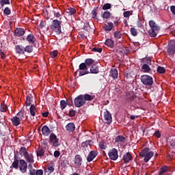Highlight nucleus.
I'll use <instances>...</instances> for the list:
<instances>
[{
    "label": "nucleus",
    "mask_w": 175,
    "mask_h": 175,
    "mask_svg": "<svg viewBox=\"0 0 175 175\" xmlns=\"http://www.w3.org/2000/svg\"><path fill=\"white\" fill-rule=\"evenodd\" d=\"M74 103L75 107H81L85 103L83 94H81L75 98L74 100Z\"/></svg>",
    "instance_id": "obj_7"
},
{
    "label": "nucleus",
    "mask_w": 175,
    "mask_h": 175,
    "mask_svg": "<svg viewBox=\"0 0 175 175\" xmlns=\"http://www.w3.org/2000/svg\"><path fill=\"white\" fill-rule=\"evenodd\" d=\"M142 70L144 73H150V72H151V68L148 64H144L142 66Z\"/></svg>",
    "instance_id": "obj_28"
},
{
    "label": "nucleus",
    "mask_w": 175,
    "mask_h": 175,
    "mask_svg": "<svg viewBox=\"0 0 175 175\" xmlns=\"http://www.w3.org/2000/svg\"><path fill=\"white\" fill-rule=\"evenodd\" d=\"M3 13L6 16H9L10 13H12V11L10 10V8H9V7H6L3 10Z\"/></svg>",
    "instance_id": "obj_53"
},
{
    "label": "nucleus",
    "mask_w": 175,
    "mask_h": 175,
    "mask_svg": "<svg viewBox=\"0 0 175 175\" xmlns=\"http://www.w3.org/2000/svg\"><path fill=\"white\" fill-rule=\"evenodd\" d=\"M25 34V29L23 28H16L14 31V36H18V38H20L21 36H23Z\"/></svg>",
    "instance_id": "obj_13"
},
{
    "label": "nucleus",
    "mask_w": 175,
    "mask_h": 175,
    "mask_svg": "<svg viewBox=\"0 0 175 175\" xmlns=\"http://www.w3.org/2000/svg\"><path fill=\"white\" fill-rule=\"evenodd\" d=\"M109 159L111 161H117L118 159V150L116 148H112L108 153Z\"/></svg>",
    "instance_id": "obj_9"
},
{
    "label": "nucleus",
    "mask_w": 175,
    "mask_h": 175,
    "mask_svg": "<svg viewBox=\"0 0 175 175\" xmlns=\"http://www.w3.org/2000/svg\"><path fill=\"white\" fill-rule=\"evenodd\" d=\"M98 146L101 150H106V143L100 142Z\"/></svg>",
    "instance_id": "obj_57"
},
{
    "label": "nucleus",
    "mask_w": 175,
    "mask_h": 175,
    "mask_svg": "<svg viewBox=\"0 0 175 175\" xmlns=\"http://www.w3.org/2000/svg\"><path fill=\"white\" fill-rule=\"evenodd\" d=\"M49 142L53 144V147H59V146H61L59 139H57V135L53 133L50 134Z\"/></svg>",
    "instance_id": "obj_6"
},
{
    "label": "nucleus",
    "mask_w": 175,
    "mask_h": 175,
    "mask_svg": "<svg viewBox=\"0 0 175 175\" xmlns=\"http://www.w3.org/2000/svg\"><path fill=\"white\" fill-rule=\"evenodd\" d=\"M167 51L169 55H174V53H175V41L174 40H171L169 42Z\"/></svg>",
    "instance_id": "obj_8"
},
{
    "label": "nucleus",
    "mask_w": 175,
    "mask_h": 175,
    "mask_svg": "<svg viewBox=\"0 0 175 175\" xmlns=\"http://www.w3.org/2000/svg\"><path fill=\"white\" fill-rule=\"evenodd\" d=\"M75 165L77 166V167H80L81 166V162H83V159L80 154H77L75 157Z\"/></svg>",
    "instance_id": "obj_16"
},
{
    "label": "nucleus",
    "mask_w": 175,
    "mask_h": 175,
    "mask_svg": "<svg viewBox=\"0 0 175 175\" xmlns=\"http://www.w3.org/2000/svg\"><path fill=\"white\" fill-rule=\"evenodd\" d=\"M167 172H169V167L167 165H163L160 168L159 175H165Z\"/></svg>",
    "instance_id": "obj_23"
},
{
    "label": "nucleus",
    "mask_w": 175,
    "mask_h": 175,
    "mask_svg": "<svg viewBox=\"0 0 175 175\" xmlns=\"http://www.w3.org/2000/svg\"><path fill=\"white\" fill-rule=\"evenodd\" d=\"M104 120L107 125H110L113 122V118L111 117V113L109 111L106 110L104 111Z\"/></svg>",
    "instance_id": "obj_10"
},
{
    "label": "nucleus",
    "mask_w": 175,
    "mask_h": 175,
    "mask_svg": "<svg viewBox=\"0 0 175 175\" xmlns=\"http://www.w3.org/2000/svg\"><path fill=\"white\" fill-rule=\"evenodd\" d=\"M50 55L51 58H55V57L58 55V51H53L51 52Z\"/></svg>",
    "instance_id": "obj_58"
},
{
    "label": "nucleus",
    "mask_w": 175,
    "mask_h": 175,
    "mask_svg": "<svg viewBox=\"0 0 175 175\" xmlns=\"http://www.w3.org/2000/svg\"><path fill=\"white\" fill-rule=\"evenodd\" d=\"M61 24H62V21L58 19H54L52 21L51 24L50 25V28L52 31H54L57 35H61L62 33Z\"/></svg>",
    "instance_id": "obj_2"
},
{
    "label": "nucleus",
    "mask_w": 175,
    "mask_h": 175,
    "mask_svg": "<svg viewBox=\"0 0 175 175\" xmlns=\"http://www.w3.org/2000/svg\"><path fill=\"white\" fill-rule=\"evenodd\" d=\"M26 40L27 42H29V43H31V44H34L36 42V38H35V36H33L32 33L28 34Z\"/></svg>",
    "instance_id": "obj_19"
},
{
    "label": "nucleus",
    "mask_w": 175,
    "mask_h": 175,
    "mask_svg": "<svg viewBox=\"0 0 175 175\" xmlns=\"http://www.w3.org/2000/svg\"><path fill=\"white\" fill-rule=\"evenodd\" d=\"M8 111V105L5 103H1L0 105V111L1 113H6Z\"/></svg>",
    "instance_id": "obj_38"
},
{
    "label": "nucleus",
    "mask_w": 175,
    "mask_h": 175,
    "mask_svg": "<svg viewBox=\"0 0 175 175\" xmlns=\"http://www.w3.org/2000/svg\"><path fill=\"white\" fill-rule=\"evenodd\" d=\"M130 32L132 36H136L137 35V29H136L135 27L131 28Z\"/></svg>",
    "instance_id": "obj_52"
},
{
    "label": "nucleus",
    "mask_w": 175,
    "mask_h": 175,
    "mask_svg": "<svg viewBox=\"0 0 175 175\" xmlns=\"http://www.w3.org/2000/svg\"><path fill=\"white\" fill-rule=\"evenodd\" d=\"M137 28H142V27H143V24L142 23V20L140 18H138L137 21Z\"/></svg>",
    "instance_id": "obj_59"
},
{
    "label": "nucleus",
    "mask_w": 175,
    "mask_h": 175,
    "mask_svg": "<svg viewBox=\"0 0 175 175\" xmlns=\"http://www.w3.org/2000/svg\"><path fill=\"white\" fill-rule=\"evenodd\" d=\"M29 111H30V114L31 116H32V117H35L36 114V107H35V105L32 104L31 105L30 107H29Z\"/></svg>",
    "instance_id": "obj_31"
},
{
    "label": "nucleus",
    "mask_w": 175,
    "mask_h": 175,
    "mask_svg": "<svg viewBox=\"0 0 175 175\" xmlns=\"http://www.w3.org/2000/svg\"><path fill=\"white\" fill-rule=\"evenodd\" d=\"M141 82L146 87H151L154 84V79L148 75H143L140 77Z\"/></svg>",
    "instance_id": "obj_4"
},
{
    "label": "nucleus",
    "mask_w": 175,
    "mask_h": 175,
    "mask_svg": "<svg viewBox=\"0 0 175 175\" xmlns=\"http://www.w3.org/2000/svg\"><path fill=\"white\" fill-rule=\"evenodd\" d=\"M170 10H171L172 14H174V16H175V5H171Z\"/></svg>",
    "instance_id": "obj_63"
},
{
    "label": "nucleus",
    "mask_w": 175,
    "mask_h": 175,
    "mask_svg": "<svg viewBox=\"0 0 175 175\" xmlns=\"http://www.w3.org/2000/svg\"><path fill=\"white\" fill-rule=\"evenodd\" d=\"M139 157L144 158V161L147 163L154 157V152L150 151L148 148H145L139 152Z\"/></svg>",
    "instance_id": "obj_3"
},
{
    "label": "nucleus",
    "mask_w": 175,
    "mask_h": 175,
    "mask_svg": "<svg viewBox=\"0 0 175 175\" xmlns=\"http://www.w3.org/2000/svg\"><path fill=\"white\" fill-rule=\"evenodd\" d=\"M114 27V25L113 24V23L110 22V23H107V24H105L103 28L104 29V31H105V32H110V31H111L113 29V27Z\"/></svg>",
    "instance_id": "obj_18"
},
{
    "label": "nucleus",
    "mask_w": 175,
    "mask_h": 175,
    "mask_svg": "<svg viewBox=\"0 0 175 175\" xmlns=\"http://www.w3.org/2000/svg\"><path fill=\"white\" fill-rule=\"evenodd\" d=\"M27 167H28V165L27 164L25 160L21 159L19 164V170L21 172V173H27Z\"/></svg>",
    "instance_id": "obj_11"
},
{
    "label": "nucleus",
    "mask_w": 175,
    "mask_h": 175,
    "mask_svg": "<svg viewBox=\"0 0 175 175\" xmlns=\"http://www.w3.org/2000/svg\"><path fill=\"white\" fill-rule=\"evenodd\" d=\"M36 175H43V170H38L36 172Z\"/></svg>",
    "instance_id": "obj_64"
},
{
    "label": "nucleus",
    "mask_w": 175,
    "mask_h": 175,
    "mask_svg": "<svg viewBox=\"0 0 175 175\" xmlns=\"http://www.w3.org/2000/svg\"><path fill=\"white\" fill-rule=\"evenodd\" d=\"M66 13L69 14V16H73V14H75V13H76V9H75L73 8H69L68 9H67L66 10Z\"/></svg>",
    "instance_id": "obj_36"
},
{
    "label": "nucleus",
    "mask_w": 175,
    "mask_h": 175,
    "mask_svg": "<svg viewBox=\"0 0 175 175\" xmlns=\"http://www.w3.org/2000/svg\"><path fill=\"white\" fill-rule=\"evenodd\" d=\"M113 36L116 39H121L122 33H121V31H116L114 32Z\"/></svg>",
    "instance_id": "obj_43"
},
{
    "label": "nucleus",
    "mask_w": 175,
    "mask_h": 175,
    "mask_svg": "<svg viewBox=\"0 0 175 175\" xmlns=\"http://www.w3.org/2000/svg\"><path fill=\"white\" fill-rule=\"evenodd\" d=\"M149 25L150 27V29L148 31L149 36L151 38H155V36H157V35H158L159 33L161 27L157 24H156L154 21H150L149 22Z\"/></svg>",
    "instance_id": "obj_1"
},
{
    "label": "nucleus",
    "mask_w": 175,
    "mask_h": 175,
    "mask_svg": "<svg viewBox=\"0 0 175 175\" xmlns=\"http://www.w3.org/2000/svg\"><path fill=\"white\" fill-rule=\"evenodd\" d=\"M52 13L55 16V17H56L57 18H59V20H61V16H62L61 14H59L55 10H53Z\"/></svg>",
    "instance_id": "obj_50"
},
{
    "label": "nucleus",
    "mask_w": 175,
    "mask_h": 175,
    "mask_svg": "<svg viewBox=\"0 0 175 175\" xmlns=\"http://www.w3.org/2000/svg\"><path fill=\"white\" fill-rule=\"evenodd\" d=\"M96 155H98L97 151L96 150L90 151L87 157L88 162H92V161H94V159H95V158L96 157Z\"/></svg>",
    "instance_id": "obj_12"
},
{
    "label": "nucleus",
    "mask_w": 175,
    "mask_h": 175,
    "mask_svg": "<svg viewBox=\"0 0 175 175\" xmlns=\"http://www.w3.org/2000/svg\"><path fill=\"white\" fill-rule=\"evenodd\" d=\"M28 148L22 146L19 150V154L21 157H26L28 154Z\"/></svg>",
    "instance_id": "obj_20"
},
{
    "label": "nucleus",
    "mask_w": 175,
    "mask_h": 175,
    "mask_svg": "<svg viewBox=\"0 0 175 175\" xmlns=\"http://www.w3.org/2000/svg\"><path fill=\"white\" fill-rule=\"evenodd\" d=\"M15 50L16 51V54H18V55L25 54V48L23 45L15 46Z\"/></svg>",
    "instance_id": "obj_17"
},
{
    "label": "nucleus",
    "mask_w": 175,
    "mask_h": 175,
    "mask_svg": "<svg viewBox=\"0 0 175 175\" xmlns=\"http://www.w3.org/2000/svg\"><path fill=\"white\" fill-rule=\"evenodd\" d=\"M105 46H107V47H110V49H113L114 40L108 38L105 40Z\"/></svg>",
    "instance_id": "obj_25"
},
{
    "label": "nucleus",
    "mask_w": 175,
    "mask_h": 175,
    "mask_svg": "<svg viewBox=\"0 0 175 175\" xmlns=\"http://www.w3.org/2000/svg\"><path fill=\"white\" fill-rule=\"evenodd\" d=\"M125 140H126L125 137L122 135H118L115 139V143H118V144L124 143Z\"/></svg>",
    "instance_id": "obj_29"
},
{
    "label": "nucleus",
    "mask_w": 175,
    "mask_h": 175,
    "mask_svg": "<svg viewBox=\"0 0 175 175\" xmlns=\"http://www.w3.org/2000/svg\"><path fill=\"white\" fill-rule=\"evenodd\" d=\"M123 161L124 163H129L130 161H132V154L130 152H127L123 156Z\"/></svg>",
    "instance_id": "obj_22"
},
{
    "label": "nucleus",
    "mask_w": 175,
    "mask_h": 175,
    "mask_svg": "<svg viewBox=\"0 0 175 175\" xmlns=\"http://www.w3.org/2000/svg\"><path fill=\"white\" fill-rule=\"evenodd\" d=\"M83 96V100H85V102L86 100H93L95 98V96L94 95H90L88 94H85Z\"/></svg>",
    "instance_id": "obj_35"
},
{
    "label": "nucleus",
    "mask_w": 175,
    "mask_h": 175,
    "mask_svg": "<svg viewBox=\"0 0 175 175\" xmlns=\"http://www.w3.org/2000/svg\"><path fill=\"white\" fill-rule=\"evenodd\" d=\"M94 59L92 58H88L85 60V64H86V66H91V65H94Z\"/></svg>",
    "instance_id": "obj_39"
},
{
    "label": "nucleus",
    "mask_w": 175,
    "mask_h": 175,
    "mask_svg": "<svg viewBox=\"0 0 175 175\" xmlns=\"http://www.w3.org/2000/svg\"><path fill=\"white\" fill-rule=\"evenodd\" d=\"M32 95L28 94L26 97V106H31L32 105Z\"/></svg>",
    "instance_id": "obj_34"
},
{
    "label": "nucleus",
    "mask_w": 175,
    "mask_h": 175,
    "mask_svg": "<svg viewBox=\"0 0 175 175\" xmlns=\"http://www.w3.org/2000/svg\"><path fill=\"white\" fill-rule=\"evenodd\" d=\"M25 158L28 163H33V162H35V161L33 160V155L29 153L27 155L25 156Z\"/></svg>",
    "instance_id": "obj_30"
},
{
    "label": "nucleus",
    "mask_w": 175,
    "mask_h": 175,
    "mask_svg": "<svg viewBox=\"0 0 175 175\" xmlns=\"http://www.w3.org/2000/svg\"><path fill=\"white\" fill-rule=\"evenodd\" d=\"M109 9H111V4L107 3L103 5V10H109Z\"/></svg>",
    "instance_id": "obj_49"
},
{
    "label": "nucleus",
    "mask_w": 175,
    "mask_h": 175,
    "mask_svg": "<svg viewBox=\"0 0 175 175\" xmlns=\"http://www.w3.org/2000/svg\"><path fill=\"white\" fill-rule=\"evenodd\" d=\"M47 169L51 174V173H54L55 168H54V163H53V161H51L50 164L48 165Z\"/></svg>",
    "instance_id": "obj_40"
},
{
    "label": "nucleus",
    "mask_w": 175,
    "mask_h": 175,
    "mask_svg": "<svg viewBox=\"0 0 175 175\" xmlns=\"http://www.w3.org/2000/svg\"><path fill=\"white\" fill-rule=\"evenodd\" d=\"M103 49L102 48H98V47H94L92 49V51H94V53H102Z\"/></svg>",
    "instance_id": "obj_55"
},
{
    "label": "nucleus",
    "mask_w": 175,
    "mask_h": 175,
    "mask_svg": "<svg viewBox=\"0 0 175 175\" xmlns=\"http://www.w3.org/2000/svg\"><path fill=\"white\" fill-rule=\"evenodd\" d=\"M25 51L26 53H32V51H33V48L32 46L27 45L26 47H25Z\"/></svg>",
    "instance_id": "obj_46"
},
{
    "label": "nucleus",
    "mask_w": 175,
    "mask_h": 175,
    "mask_svg": "<svg viewBox=\"0 0 175 175\" xmlns=\"http://www.w3.org/2000/svg\"><path fill=\"white\" fill-rule=\"evenodd\" d=\"M75 129H76V126L73 122H70L66 126V131H67V132H69V133H71L72 132H75Z\"/></svg>",
    "instance_id": "obj_14"
},
{
    "label": "nucleus",
    "mask_w": 175,
    "mask_h": 175,
    "mask_svg": "<svg viewBox=\"0 0 175 175\" xmlns=\"http://www.w3.org/2000/svg\"><path fill=\"white\" fill-rule=\"evenodd\" d=\"M110 76L112 77L114 80L118 77V70H117L116 68L111 69L110 71Z\"/></svg>",
    "instance_id": "obj_26"
},
{
    "label": "nucleus",
    "mask_w": 175,
    "mask_h": 175,
    "mask_svg": "<svg viewBox=\"0 0 175 175\" xmlns=\"http://www.w3.org/2000/svg\"><path fill=\"white\" fill-rule=\"evenodd\" d=\"M132 13H133V11H126L123 13V16L125 18H128L129 16H132Z\"/></svg>",
    "instance_id": "obj_51"
},
{
    "label": "nucleus",
    "mask_w": 175,
    "mask_h": 175,
    "mask_svg": "<svg viewBox=\"0 0 175 175\" xmlns=\"http://www.w3.org/2000/svg\"><path fill=\"white\" fill-rule=\"evenodd\" d=\"M79 70H80L79 74V77H81V76H85V75H90L88 67L85 63H81L79 64Z\"/></svg>",
    "instance_id": "obj_5"
},
{
    "label": "nucleus",
    "mask_w": 175,
    "mask_h": 175,
    "mask_svg": "<svg viewBox=\"0 0 175 175\" xmlns=\"http://www.w3.org/2000/svg\"><path fill=\"white\" fill-rule=\"evenodd\" d=\"M154 136H155L156 137H158V139H159V137H161V131H155L154 133Z\"/></svg>",
    "instance_id": "obj_61"
},
{
    "label": "nucleus",
    "mask_w": 175,
    "mask_h": 175,
    "mask_svg": "<svg viewBox=\"0 0 175 175\" xmlns=\"http://www.w3.org/2000/svg\"><path fill=\"white\" fill-rule=\"evenodd\" d=\"M111 16V13L109 11H105L103 14V18H109Z\"/></svg>",
    "instance_id": "obj_48"
},
{
    "label": "nucleus",
    "mask_w": 175,
    "mask_h": 175,
    "mask_svg": "<svg viewBox=\"0 0 175 175\" xmlns=\"http://www.w3.org/2000/svg\"><path fill=\"white\" fill-rule=\"evenodd\" d=\"M141 64H143V65H144V64H146L147 65H150V64H151V58L150 57L143 58L141 61Z\"/></svg>",
    "instance_id": "obj_37"
},
{
    "label": "nucleus",
    "mask_w": 175,
    "mask_h": 175,
    "mask_svg": "<svg viewBox=\"0 0 175 175\" xmlns=\"http://www.w3.org/2000/svg\"><path fill=\"white\" fill-rule=\"evenodd\" d=\"M90 73H92L94 75H98V73H99V67H98V66L96 65L92 66V67L90 68Z\"/></svg>",
    "instance_id": "obj_27"
},
{
    "label": "nucleus",
    "mask_w": 175,
    "mask_h": 175,
    "mask_svg": "<svg viewBox=\"0 0 175 175\" xmlns=\"http://www.w3.org/2000/svg\"><path fill=\"white\" fill-rule=\"evenodd\" d=\"M12 166L14 167V169H18V160L17 159H15L14 162L12 163Z\"/></svg>",
    "instance_id": "obj_54"
},
{
    "label": "nucleus",
    "mask_w": 175,
    "mask_h": 175,
    "mask_svg": "<svg viewBox=\"0 0 175 175\" xmlns=\"http://www.w3.org/2000/svg\"><path fill=\"white\" fill-rule=\"evenodd\" d=\"M42 133V135L44 136H49V135H50V133L51 132L50 131V128H49V126H47L46 125L44 126L42 128V130H41Z\"/></svg>",
    "instance_id": "obj_21"
},
{
    "label": "nucleus",
    "mask_w": 175,
    "mask_h": 175,
    "mask_svg": "<svg viewBox=\"0 0 175 175\" xmlns=\"http://www.w3.org/2000/svg\"><path fill=\"white\" fill-rule=\"evenodd\" d=\"M53 155H54L55 158H58V157H59L61 155V152H59V151H58V150H55L54 152Z\"/></svg>",
    "instance_id": "obj_62"
},
{
    "label": "nucleus",
    "mask_w": 175,
    "mask_h": 175,
    "mask_svg": "<svg viewBox=\"0 0 175 175\" xmlns=\"http://www.w3.org/2000/svg\"><path fill=\"white\" fill-rule=\"evenodd\" d=\"M1 6L3 7L5 5H10V0H0Z\"/></svg>",
    "instance_id": "obj_47"
},
{
    "label": "nucleus",
    "mask_w": 175,
    "mask_h": 175,
    "mask_svg": "<svg viewBox=\"0 0 175 175\" xmlns=\"http://www.w3.org/2000/svg\"><path fill=\"white\" fill-rule=\"evenodd\" d=\"M167 144L170 148H175V137H170L167 139Z\"/></svg>",
    "instance_id": "obj_15"
},
{
    "label": "nucleus",
    "mask_w": 175,
    "mask_h": 175,
    "mask_svg": "<svg viewBox=\"0 0 175 175\" xmlns=\"http://www.w3.org/2000/svg\"><path fill=\"white\" fill-rule=\"evenodd\" d=\"M72 106V104H69V103H66V101H65V100H62L60 101V108L62 110H64L65 109V107H66V106Z\"/></svg>",
    "instance_id": "obj_33"
},
{
    "label": "nucleus",
    "mask_w": 175,
    "mask_h": 175,
    "mask_svg": "<svg viewBox=\"0 0 175 175\" xmlns=\"http://www.w3.org/2000/svg\"><path fill=\"white\" fill-rule=\"evenodd\" d=\"M76 116V111L72 109L69 111V116L70 117H75Z\"/></svg>",
    "instance_id": "obj_60"
},
{
    "label": "nucleus",
    "mask_w": 175,
    "mask_h": 175,
    "mask_svg": "<svg viewBox=\"0 0 175 175\" xmlns=\"http://www.w3.org/2000/svg\"><path fill=\"white\" fill-rule=\"evenodd\" d=\"M44 152H46V150L44 149V148H40L36 152L37 157H40V158H42V157L44 155Z\"/></svg>",
    "instance_id": "obj_32"
},
{
    "label": "nucleus",
    "mask_w": 175,
    "mask_h": 175,
    "mask_svg": "<svg viewBox=\"0 0 175 175\" xmlns=\"http://www.w3.org/2000/svg\"><path fill=\"white\" fill-rule=\"evenodd\" d=\"M170 33L175 36V25H172L170 27Z\"/></svg>",
    "instance_id": "obj_56"
},
{
    "label": "nucleus",
    "mask_w": 175,
    "mask_h": 175,
    "mask_svg": "<svg viewBox=\"0 0 175 175\" xmlns=\"http://www.w3.org/2000/svg\"><path fill=\"white\" fill-rule=\"evenodd\" d=\"M157 71L158 73H159L160 75H163V73H165L166 72V69L163 67V66H159L157 67Z\"/></svg>",
    "instance_id": "obj_41"
},
{
    "label": "nucleus",
    "mask_w": 175,
    "mask_h": 175,
    "mask_svg": "<svg viewBox=\"0 0 175 175\" xmlns=\"http://www.w3.org/2000/svg\"><path fill=\"white\" fill-rule=\"evenodd\" d=\"M92 18H95L96 20H98V12H96V8H94L91 12Z\"/></svg>",
    "instance_id": "obj_45"
},
{
    "label": "nucleus",
    "mask_w": 175,
    "mask_h": 175,
    "mask_svg": "<svg viewBox=\"0 0 175 175\" xmlns=\"http://www.w3.org/2000/svg\"><path fill=\"white\" fill-rule=\"evenodd\" d=\"M17 118H18L21 121H23L24 120V112L20 111L16 114Z\"/></svg>",
    "instance_id": "obj_44"
},
{
    "label": "nucleus",
    "mask_w": 175,
    "mask_h": 175,
    "mask_svg": "<svg viewBox=\"0 0 175 175\" xmlns=\"http://www.w3.org/2000/svg\"><path fill=\"white\" fill-rule=\"evenodd\" d=\"M91 143H92V140L88 139L81 144V146L83 148H85V147H88L90 146V147H91Z\"/></svg>",
    "instance_id": "obj_42"
},
{
    "label": "nucleus",
    "mask_w": 175,
    "mask_h": 175,
    "mask_svg": "<svg viewBox=\"0 0 175 175\" xmlns=\"http://www.w3.org/2000/svg\"><path fill=\"white\" fill-rule=\"evenodd\" d=\"M11 121H12V125H14V126H18V125H20V124H21V120L16 116L13 117L11 119Z\"/></svg>",
    "instance_id": "obj_24"
}]
</instances>
